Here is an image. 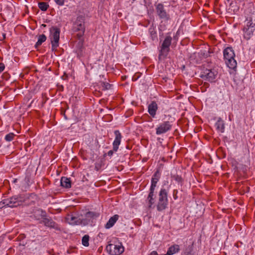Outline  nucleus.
I'll return each mask as SVG.
<instances>
[{
	"instance_id": "nucleus-1",
	"label": "nucleus",
	"mask_w": 255,
	"mask_h": 255,
	"mask_svg": "<svg viewBox=\"0 0 255 255\" xmlns=\"http://www.w3.org/2000/svg\"><path fill=\"white\" fill-rule=\"evenodd\" d=\"M246 24L243 29L244 37L247 40L250 39L254 35L255 30V21H253L254 11L252 8L245 11Z\"/></svg>"
},
{
	"instance_id": "nucleus-2",
	"label": "nucleus",
	"mask_w": 255,
	"mask_h": 255,
	"mask_svg": "<svg viewBox=\"0 0 255 255\" xmlns=\"http://www.w3.org/2000/svg\"><path fill=\"white\" fill-rule=\"evenodd\" d=\"M27 198V195H20L4 199L0 203V208H2L3 206H8L11 208L17 207L24 202Z\"/></svg>"
},
{
	"instance_id": "nucleus-3",
	"label": "nucleus",
	"mask_w": 255,
	"mask_h": 255,
	"mask_svg": "<svg viewBox=\"0 0 255 255\" xmlns=\"http://www.w3.org/2000/svg\"><path fill=\"white\" fill-rule=\"evenodd\" d=\"M172 38L170 35L165 36L161 44L158 47V60L161 61L166 58L170 51V46L171 44Z\"/></svg>"
},
{
	"instance_id": "nucleus-4",
	"label": "nucleus",
	"mask_w": 255,
	"mask_h": 255,
	"mask_svg": "<svg viewBox=\"0 0 255 255\" xmlns=\"http://www.w3.org/2000/svg\"><path fill=\"white\" fill-rule=\"evenodd\" d=\"M167 195L168 192L166 189L164 188H161L158 194L157 201L156 204L158 211L161 212L167 207L168 204Z\"/></svg>"
},
{
	"instance_id": "nucleus-5",
	"label": "nucleus",
	"mask_w": 255,
	"mask_h": 255,
	"mask_svg": "<svg viewBox=\"0 0 255 255\" xmlns=\"http://www.w3.org/2000/svg\"><path fill=\"white\" fill-rule=\"evenodd\" d=\"M106 250L111 255H120L124 252V248L122 243L115 239L110 242Z\"/></svg>"
},
{
	"instance_id": "nucleus-6",
	"label": "nucleus",
	"mask_w": 255,
	"mask_h": 255,
	"mask_svg": "<svg viewBox=\"0 0 255 255\" xmlns=\"http://www.w3.org/2000/svg\"><path fill=\"white\" fill-rule=\"evenodd\" d=\"M224 57L228 67L234 69L237 66V62L235 59V54L231 47H228L224 50Z\"/></svg>"
},
{
	"instance_id": "nucleus-7",
	"label": "nucleus",
	"mask_w": 255,
	"mask_h": 255,
	"mask_svg": "<svg viewBox=\"0 0 255 255\" xmlns=\"http://www.w3.org/2000/svg\"><path fill=\"white\" fill-rule=\"evenodd\" d=\"M49 32V38L51 41L52 50L53 51L56 50L59 46L60 30L56 26H52L50 28Z\"/></svg>"
},
{
	"instance_id": "nucleus-8",
	"label": "nucleus",
	"mask_w": 255,
	"mask_h": 255,
	"mask_svg": "<svg viewBox=\"0 0 255 255\" xmlns=\"http://www.w3.org/2000/svg\"><path fill=\"white\" fill-rule=\"evenodd\" d=\"M73 29L75 32H79L77 36L79 38L84 35L85 30L84 16L79 15L77 17L73 24Z\"/></svg>"
},
{
	"instance_id": "nucleus-9",
	"label": "nucleus",
	"mask_w": 255,
	"mask_h": 255,
	"mask_svg": "<svg viewBox=\"0 0 255 255\" xmlns=\"http://www.w3.org/2000/svg\"><path fill=\"white\" fill-rule=\"evenodd\" d=\"M114 134L115 138L113 143V150L109 151L107 153V155L109 156H112L114 152L117 151L121 142L122 135L120 131L119 130H116L114 131Z\"/></svg>"
},
{
	"instance_id": "nucleus-10",
	"label": "nucleus",
	"mask_w": 255,
	"mask_h": 255,
	"mask_svg": "<svg viewBox=\"0 0 255 255\" xmlns=\"http://www.w3.org/2000/svg\"><path fill=\"white\" fill-rule=\"evenodd\" d=\"M156 13L160 19L164 21H168L170 19L169 14L166 11L163 4L159 3L155 5Z\"/></svg>"
},
{
	"instance_id": "nucleus-11",
	"label": "nucleus",
	"mask_w": 255,
	"mask_h": 255,
	"mask_svg": "<svg viewBox=\"0 0 255 255\" xmlns=\"http://www.w3.org/2000/svg\"><path fill=\"white\" fill-rule=\"evenodd\" d=\"M217 74L218 72L215 70L206 69L202 72L201 77L205 80L213 82L215 81Z\"/></svg>"
},
{
	"instance_id": "nucleus-12",
	"label": "nucleus",
	"mask_w": 255,
	"mask_h": 255,
	"mask_svg": "<svg viewBox=\"0 0 255 255\" xmlns=\"http://www.w3.org/2000/svg\"><path fill=\"white\" fill-rule=\"evenodd\" d=\"M172 125L169 121H164L160 123L156 128V134L160 135L166 133L172 128Z\"/></svg>"
},
{
	"instance_id": "nucleus-13",
	"label": "nucleus",
	"mask_w": 255,
	"mask_h": 255,
	"mask_svg": "<svg viewBox=\"0 0 255 255\" xmlns=\"http://www.w3.org/2000/svg\"><path fill=\"white\" fill-rule=\"evenodd\" d=\"M155 189L150 188L149 192L146 200L148 207L149 209L151 208L155 203L156 198Z\"/></svg>"
},
{
	"instance_id": "nucleus-14",
	"label": "nucleus",
	"mask_w": 255,
	"mask_h": 255,
	"mask_svg": "<svg viewBox=\"0 0 255 255\" xmlns=\"http://www.w3.org/2000/svg\"><path fill=\"white\" fill-rule=\"evenodd\" d=\"M160 176L161 173L159 170L158 169L154 172L152 177L150 188L155 189L157 183L160 178Z\"/></svg>"
},
{
	"instance_id": "nucleus-15",
	"label": "nucleus",
	"mask_w": 255,
	"mask_h": 255,
	"mask_svg": "<svg viewBox=\"0 0 255 255\" xmlns=\"http://www.w3.org/2000/svg\"><path fill=\"white\" fill-rule=\"evenodd\" d=\"M157 109L158 106L155 101H152L148 106V112L153 118L155 117Z\"/></svg>"
},
{
	"instance_id": "nucleus-16",
	"label": "nucleus",
	"mask_w": 255,
	"mask_h": 255,
	"mask_svg": "<svg viewBox=\"0 0 255 255\" xmlns=\"http://www.w3.org/2000/svg\"><path fill=\"white\" fill-rule=\"evenodd\" d=\"M42 223L45 226L51 228H53L56 230H59L60 229L58 225L54 222L51 219L44 218L42 220Z\"/></svg>"
},
{
	"instance_id": "nucleus-17",
	"label": "nucleus",
	"mask_w": 255,
	"mask_h": 255,
	"mask_svg": "<svg viewBox=\"0 0 255 255\" xmlns=\"http://www.w3.org/2000/svg\"><path fill=\"white\" fill-rule=\"evenodd\" d=\"M67 222L72 225H79L82 223V221L73 215H68L66 217Z\"/></svg>"
},
{
	"instance_id": "nucleus-18",
	"label": "nucleus",
	"mask_w": 255,
	"mask_h": 255,
	"mask_svg": "<svg viewBox=\"0 0 255 255\" xmlns=\"http://www.w3.org/2000/svg\"><path fill=\"white\" fill-rule=\"evenodd\" d=\"M119 218V216L118 215H115L111 217L107 224L105 225V228L110 229L112 228L118 220Z\"/></svg>"
},
{
	"instance_id": "nucleus-19",
	"label": "nucleus",
	"mask_w": 255,
	"mask_h": 255,
	"mask_svg": "<svg viewBox=\"0 0 255 255\" xmlns=\"http://www.w3.org/2000/svg\"><path fill=\"white\" fill-rule=\"evenodd\" d=\"M180 250V247L178 245H173L168 249L166 254L164 255H173L178 253Z\"/></svg>"
},
{
	"instance_id": "nucleus-20",
	"label": "nucleus",
	"mask_w": 255,
	"mask_h": 255,
	"mask_svg": "<svg viewBox=\"0 0 255 255\" xmlns=\"http://www.w3.org/2000/svg\"><path fill=\"white\" fill-rule=\"evenodd\" d=\"M100 216V214L95 212H88L85 215V218L89 222H93V220L96 219Z\"/></svg>"
},
{
	"instance_id": "nucleus-21",
	"label": "nucleus",
	"mask_w": 255,
	"mask_h": 255,
	"mask_svg": "<svg viewBox=\"0 0 255 255\" xmlns=\"http://www.w3.org/2000/svg\"><path fill=\"white\" fill-rule=\"evenodd\" d=\"M215 127L218 131L223 133L225 129V124L223 120L219 118L215 124Z\"/></svg>"
},
{
	"instance_id": "nucleus-22",
	"label": "nucleus",
	"mask_w": 255,
	"mask_h": 255,
	"mask_svg": "<svg viewBox=\"0 0 255 255\" xmlns=\"http://www.w3.org/2000/svg\"><path fill=\"white\" fill-rule=\"evenodd\" d=\"M60 183L62 187L66 188H69L71 187L70 179L66 177H61Z\"/></svg>"
},
{
	"instance_id": "nucleus-23",
	"label": "nucleus",
	"mask_w": 255,
	"mask_h": 255,
	"mask_svg": "<svg viewBox=\"0 0 255 255\" xmlns=\"http://www.w3.org/2000/svg\"><path fill=\"white\" fill-rule=\"evenodd\" d=\"M148 32L150 34V37L152 41H154L157 39V32L155 26H151L148 29Z\"/></svg>"
},
{
	"instance_id": "nucleus-24",
	"label": "nucleus",
	"mask_w": 255,
	"mask_h": 255,
	"mask_svg": "<svg viewBox=\"0 0 255 255\" xmlns=\"http://www.w3.org/2000/svg\"><path fill=\"white\" fill-rule=\"evenodd\" d=\"M33 216L36 220H39L46 217V213L42 209H38L34 212Z\"/></svg>"
},
{
	"instance_id": "nucleus-25",
	"label": "nucleus",
	"mask_w": 255,
	"mask_h": 255,
	"mask_svg": "<svg viewBox=\"0 0 255 255\" xmlns=\"http://www.w3.org/2000/svg\"><path fill=\"white\" fill-rule=\"evenodd\" d=\"M46 40V36L44 34H41L39 36L38 41L35 44V47H38L40 46L43 42Z\"/></svg>"
},
{
	"instance_id": "nucleus-26",
	"label": "nucleus",
	"mask_w": 255,
	"mask_h": 255,
	"mask_svg": "<svg viewBox=\"0 0 255 255\" xmlns=\"http://www.w3.org/2000/svg\"><path fill=\"white\" fill-rule=\"evenodd\" d=\"M171 177L173 180H175L178 183H180L181 185L183 183V180L181 176L177 174H171Z\"/></svg>"
},
{
	"instance_id": "nucleus-27",
	"label": "nucleus",
	"mask_w": 255,
	"mask_h": 255,
	"mask_svg": "<svg viewBox=\"0 0 255 255\" xmlns=\"http://www.w3.org/2000/svg\"><path fill=\"white\" fill-rule=\"evenodd\" d=\"M39 8L42 11H46L49 7V4L45 2H40L38 3Z\"/></svg>"
},
{
	"instance_id": "nucleus-28",
	"label": "nucleus",
	"mask_w": 255,
	"mask_h": 255,
	"mask_svg": "<svg viewBox=\"0 0 255 255\" xmlns=\"http://www.w3.org/2000/svg\"><path fill=\"white\" fill-rule=\"evenodd\" d=\"M89 235H85L82 239V243L83 246L85 247H88L89 245Z\"/></svg>"
},
{
	"instance_id": "nucleus-29",
	"label": "nucleus",
	"mask_w": 255,
	"mask_h": 255,
	"mask_svg": "<svg viewBox=\"0 0 255 255\" xmlns=\"http://www.w3.org/2000/svg\"><path fill=\"white\" fill-rule=\"evenodd\" d=\"M183 255H195L194 253L193 252L192 248L189 247L188 248L186 249Z\"/></svg>"
},
{
	"instance_id": "nucleus-30",
	"label": "nucleus",
	"mask_w": 255,
	"mask_h": 255,
	"mask_svg": "<svg viewBox=\"0 0 255 255\" xmlns=\"http://www.w3.org/2000/svg\"><path fill=\"white\" fill-rule=\"evenodd\" d=\"M101 86L103 88V90H109L111 89L112 87V85L107 83V82H103L101 84Z\"/></svg>"
},
{
	"instance_id": "nucleus-31",
	"label": "nucleus",
	"mask_w": 255,
	"mask_h": 255,
	"mask_svg": "<svg viewBox=\"0 0 255 255\" xmlns=\"http://www.w3.org/2000/svg\"><path fill=\"white\" fill-rule=\"evenodd\" d=\"M15 135L13 133L10 132L6 134L5 136V139L7 141H12Z\"/></svg>"
},
{
	"instance_id": "nucleus-32",
	"label": "nucleus",
	"mask_w": 255,
	"mask_h": 255,
	"mask_svg": "<svg viewBox=\"0 0 255 255\" xmlns=\"http://www.w3.org/2000/svg\"><path fill=\"white\" fill-rule=\"evenodd\" d=\"M141 76V73L138 72L135 73L132 78V80L133 81H136Z\"/></svg>"
},
{
	"instance_id": "nucleus-33",
	"label": "nucleus",
	"mask_w": 255,
	"mask_h": 255,
	"mask_svg": "<svg viewBox=\"0 0 255 255\" xmlns=\"http://www.w3.org/2000/svg\"><path fill=\"white\" fill-rule=\"evenodd\" d=\"M57 4L60 6H62L64 4L65 0H54Z\"/></svg>"
},
{
	"instance_id": "nucleus-34",
	"label": "nucleus",
	"mask_w": 255,
	"mask_h": 255,
	"mask_svg": "<svg viewBox=\"0 0 255 255\" xmlns=\"http://www.w3.org/2000/svg\"><path fill=\"white\" fill-rule=\"evenodd\" d=\"M178 190L177 189H174L173 191V197L174 200H177L178 199Z\"/></svg>"
},
{
	"instance_id": "nucleus-35",
	"label": "nucleus",
	"mask_w": 255,
	"mask_h": 255,
	"mask_svg": "<svg viewBox=\"0 0 255 255\" xmlns=\"http://www.w3.org/2000/svg\"><path fill=\"white\" fill-rule=\"evenodd\" d=\"M5 66L3 63H0V73L2 72L4 69Z\"/></svg>"
},
{
	"instance_id": "nucleus-36",
	"label": "nucleus",
	"mask_w": 255,
	"mask_h": 255,
	"mask_svg": "<svg viewBox=\"0 0 255 255\" xmlns=\"http://www.w3.org/2000/svg\"><path fill=\"white\" fill-rule=\"evenodd\" d=\"M150 255H158V254L156 251H152Z\"/></svg>"
},
{
	"instance_id": "nucleus-37",
	"label": "nucleus",
	"mask_w": 255,
	"mask_h": 255,
	"mask_svg": "<svg viewBox=\"0 0 255 255\" xmlns=\"http://www.w3.org/2000/svg\"><path fill=\"white\" fill-rule=\"evenodd\" d=\"M2 35H3V39H5V33H3Z\"/></svg>"
},
{
	"instance_id": "nucleus-38",
	"label": "nucleus",
	"mask_w": 255,
	"mask_h": 255,
	"mask_svg": "<svg viewBox=\"0 0 255 255\" xmlns=\"http://www.w3.org/2000/svg\"><path fill=\"white\" fill-rule=\"evenodd\" d=\"M42 26H43V27H45L46 25L45 24H42Z\"/></svg>"
}]
</instances>
